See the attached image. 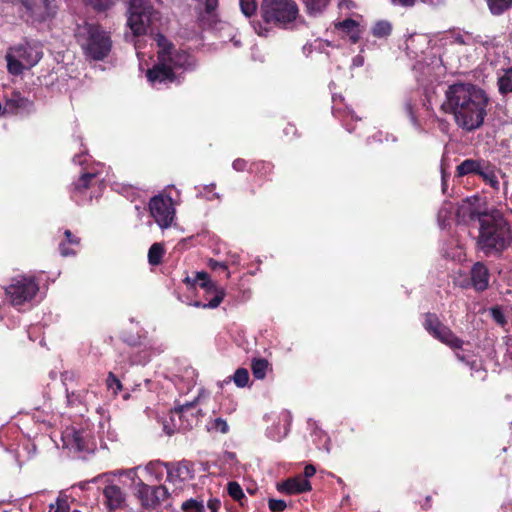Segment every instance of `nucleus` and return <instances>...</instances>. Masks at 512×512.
<instances>
[{
    "label": "nucleus",
    "mask_w": 512,
    "mask_h": 512,
    "mask_svg": "<svg viewBox=\"0 0 512 512\" xmlns=\"http://www.w3.org/2000/svg\"><path fill=\"white\" fill-rule=\"evenodd\" d=\"M262 22L254 25L256 33L266 36L269 29H292L302 23L298 4L295 0H262L260 5Z\"/></svg>",
    "instance_id": "2"
},
{
    "label": "nucleus",
    "mask_w": 512,
    "mask_h": 512,
    "mask_svg": "<svg viewBox=\"0 0 512 512\" xmlns=\"http://www.w3.org/2000/svg\"><path fill=\"white\" fill-rule=\"evenodd\" d=\"M478 247L485 253H500L511 243L510 227L503 214L496 209L479 217Z\"/></svg>",
    "instance_id": "3"
},
{
    "label": "nucleus",
    "mask_w": 512,
    "mask_h": 512,
    "mask_svg": "<svg viewBox=\"0 0 512 512\" xmlns=\"http://www.w3.org/2000/svg\"><path fill=\"white\" fill-rule=\"evenodd\" d=\"M74 442L76 444V447L78 450H83L84 449V445L82 443V439H81V435L79 432H75L74 433Z\"/></svg>",
    "instance_id": "51"
},
{
    "label": "nucleus",
    "mask_w": 512,
    "mask_h": 512,
    "mask_svg": "<svg viewBox=\"0 0 512 512\" xmlns=\"http://www.w3.org/2000/svg\"><path fill=\"white\" fill-rule=\"evenodd\" d=\"M456 357L460 361H465V357L463 355H461L460 353H456Z\"/></svg>",
    "instance_id": "58"
},
{
    "label": "nucleus",
    "mask_w": 512,
    "mask_h": 512,
    "mask_svg": "<svg viewBox=\"0 0 512 512\" xmlns=\"http://www.w3.org/2000/svg\"><path fill=\"white\" fill-rule=\"evenodd\" d=\"M484 162L483 160L466 159L457 166V175L460 177L469 174L478 175Z\"/></svg>",
    "instance_id": "19"
},
{
    "label": "nucleus",
    "mask_w": 512,
    "mask_h": 512,
    "mask_svg": "<svg viewBox=\"0 0 512 512\" xmlns=\"http://www.w3.org/2000/svg\"><path fill=\"white\" fill-rule=\"evenodd\" d=\"M315 472H316V469L311 464L306 465L304 468V476L306 478L312 477L315 474Z\"/></svg>",
    "instance_id": "50"
},
{
    "label": "nucleus",
    "mask_w": 512,
    "mask_h": 512,
    "mask_svg": "<svg viewBox=\"0 0 512 512\" xmlns=\"http://www.w3.org/2000/svg\"><path fill=\"white\" fill-rule=\"evenodd\" d=\"M348 35H349V38H350L352 43H357L359 41V39H360L359 28H357L353 32L348 33Z\"/></svg>",
    "instance_id": "52"
},
{
    "label": "nucleus",
    "mask_w": 512,
    "mask_h": 512,
    "mask_svg": "<svg viewBox=\"0 0 512 512\" xmlns=\"http://www.w3.org/2000/svg\"><path fill=\"white\" fill-rule=\"evenodd\" d=\"M102 493L104 497L103 504L108 512H115L126 507L127 495L118 485L109 483L103 488Z\"/></svg>",
    "instance_id": "11"
},
{
    "label": "nucleus",
    "mask_w": 512,
    "mask_h": 512,
    "mask_svg": "<svg viewBox=\"0 0 512 512\" xmlns=\"http://www.w3.org/2000/svg\"><path fill=\"white\" fill-rule=\"evenodd\" d=\"M195 512H206L204 505L201 504V506H198V509Z\"/></svg>",
    "instance_id": "57"
},
{
    "label": "nucleus",
    "mask_w": 512,
    "mask_h": 512,
    "mask_svg": "<svg viewBox=\"0 0 512 512\" xmlns=\"http://www.w3.org/2000/svg\"><path fill=\"white\" fill-rule=\"evenodd\" d=\"M240 1V8L242 13L246 17H251L255 11H256V3L254 0H239Z\"/></svg>",
    "instance_id": "32"
},
{
    "label": "nucleus",
    "mask_w": 512,
    "mask_h": 512,
    "mask_svg": "<svg viewBox=\"0 0 512 512\" xmlns=\"http://www.w3.org/2000/svg\"><path fill=\"white\" fill-rule=\"evenodd\" d=\"M166 462L160 460L151 461L145 466V471L149 474H154L157 478L162 476V468H165Z\"/></svg>",
    "instance_id": "30"
},
{
    "label": "nucleus",
    "mask_w": 512,
    "mask_h": 512,
    "mask_svg": "<svg viewBox=\"0 0 512 512\" xmlns=\"http://www.w3.org/2000/svg\"><path fill=\"white\" fill-rule=\"evenodd\" d=\"M154 488V501L155 505L159 504L160 502L166 500L168 497V490L165 486H153Z\"/></svg>",
    "instance_id": "37"
},
{
    "label": "nucleus",
    "mask_w": 512,
    "mask_h": 512,
    "mask_svg": "<svg viewBox=\"0 0 512 512\" xmlns=\"http://www.w3.org/2000/svg\"><path fill=\"white\" fill-rule=\"evenodd\" d=\"M480 198L478 196H473L470 198H466L462 200V202L458 205L456 211V217L459 222L466 223L472 220H478L479 217L484 213H488L489 211H480L479 209Z\"/></svg>",
    "instance_id": "12"
},
{
    "label": "nucleus",
    "mask_w": 512,
    "mask_h": 512,
    "mask_svg": "<svg viewBox=\"0 0 512 512\" xmlns=\"http://www.w3.org/2000/svg\"><path fill=\"white\" fill-rule=\"evenodd\" d=\"M371 32L374 37L387 38L392 32V25L389 21L381 20L373 25Z\"/></svg>",
    "instance_id": "23"
},
{
    "label": "nucleus",
    "mask_w": 512,
    "mask_h": 512,
    "mask_svg": "<svg viewBox=\"0 0 512 512\" xmlns=\"http://www.w3.org/2000/svg\"><path fill=\"white\" fill-rule=\"evenodd\" d=\"M492 15L500 16L512 8V0H486Z\"/></svg>",
    "instance_id": "22"
},
{
    "label": "nucleus",
    "mask_w": 512,
    "mask_h": 512,
    "mask_svg": "<svg viewBox=\"0 0 512 512\" xmlns=\"http://www.w3.org/2000/svg\"><path fill=\"white\" fill-rule=\"evenodd\" d=\"M41 58L42 52L38 48L30 44H20L10 48L6 55L8 71L19 75L24 69L36 65Z\"/></svg>",
    "instance_id": "7"
},
{
    "label": "nucleus",
    "mask_w": 512,
    "mask_h": 512,
    "mask_svg": "<svg viewBox=\"0 0 512 512\" xmlns=\"http://www.w3.org/2000/svg\"><path fill=\"white\" fill-rule=\"evenodd\" d=\"M137 495L138 498L141 501L142 506L144 507H154L155 501H154V488L153 486H149L145 484L142 480H139L137 482Z\"/></svg>",
    "instance_id": "17"
},
{
    "label": "nucleus",
    "mask_w": 512,
    "mask_h": 512,
    "mask_svg": "<svg viewBox=\"0 0 512 512\" xmlns=\"http://www.w3.org/2000/svg\"><path fill=\"white\" fill-rule=\"evenodd\" d=\"M489 97L471 83H454L447 87L440 109L450 114L458 128L472 132L479 129L487 115Z\"/></svg>",
    "instance_id": "1"
},
{
    "label": "nucleus",
    "mask_w": 512,
    "mask_h": 512,
    "mask_svg": "<svg viewBox=\"0 0 512 512\" xmlns=\"http://www.w3.org/2000/svg\"><path fill=\"white\" fill-rule=\"evenodd\" d=\"M424 327L436 339L452 349H460L463 345V341L450 328L443 325L435 314L426 315Z\"/></svg>",
    "instance_id": "10"
},
{
    "label": "nucleus",
    "mask_w": 512,
    "mask_h": 512,
    "mask_svg": "<svg viewBox=\"0 0 512 512\" xmlns=\"http://www.w3.org/2000/svg\"><path fill=\"white\" fill-rule=\"evenodd\" d=\"M55 512H69L67 501L63 499H57Z\"/></svg>",
    "instance_id": "44"
},
{
    "label": "nucleus",
    "mask_w": 512,
    "mask_h": 512,
    "mask_svg": "<svg viewBox=\"0 0 512 512\" xmlns=\"http://www.w3.org/2000/svg\"><path fill=\"white\" fill-rule=\"evenodd\" d=\"M97 10H105L112 6L116 0H83Z\"/></svg>",
    "instance_id": "34"
},
{
    "label": "nucleus",
    "mask_w": 512,
    "mask_h": 512,
    "mask_svg": "<svg viewBox=\"0 0 512 512\" xmlns=\"http://www.w3.org/2000/svg\"><path fill=\"white\" fill-rule=\"evenodd\" d=\"M232 166L236 171H243L246 167V161L243 159H236Z\"/></svg>",
    "instance_id": "48"
},
{
    "label": "nucleus",
    "mask_w": 512,
    "mask_h": 512,
    "mask_svg": "<svg viewBox=\"0 0 512 512\" xmlns=\"http://www.w3.org/2000/svg\"><path fill=\"white\" fill-rule=\"evenodd\" d=\"M286 503L283 500L278 499H270L269 500V508L273 512H281L286 508Z\"/></svg>",
    "instance_id": "42"
},
{
    "label": "nucleus",
    "mask_w": 512,
    "mask_h": 512,
    "mask_svg": "<svg viewBox=\"0 0 512 512\" xmlns=\"http://www.w3.org/2000/svg\"><path fill=\"white\" fill-rule=\"evenodd\" d=\"M497 84L500 94L512 93V67L501 71L498 75Z\"/></svg>",
    "instance_id": "20"
},
{
    "label": "nucleus",
    "mask_w": 512,
    "mask_h": 512,
    "mask_svg": "<svg viewBox=\"0 0 512 512\" xmlns=\"http://www.w3.org/2000/svg\"><path fill=\"white\" fill-rule=\"evenodd\" d=\"M277 489L278 491L285 492L287 494H296L310 491L311 484L307 479L297 476L277 484Z\"/></svg>",
    "instance_id": "14"
},
{
    "label": "nucleus",
    "mask_w": 512,
    "mask_h": 512,
    "mask_svg": "<svg viewBox=\"0 0 512 512\" xmlns=\"http://www.w3.org/2000/svg\"><path fill=\"white\" fill-rule=\"evenodd\" d=\"M140 468V466L130 469H125V477H127L133 484L137 486V482L141 480L138 477L137 470Z\"/></svg>",
    "instance_id": "43"
},
{
    "label": "nucleus",
    "mask_w": 512,
    "mask_h": 512,
    "mask_svg": "<svg viewBox=\"0 0 512 512\" xmlns=\"http://www.w3.org/2000/svg\"><path fill=\"white\" fill-rule=\"evenodd\" d=\"M490 314L493 318V320L501 325V326H505L507 321H506V318H505V315L502 311V309L499 307V306H495V307H492L490 309Z\"/></svg>",
    "instance_id": "36"
},
{
    "label": "nucleus",
    "mask_w": 512,
    "mask_h": 512,
    "mask_svg": "<svg viewBox=\"0 0 512 512\" xmlns=\"http://www.w3.org/2000/svg\"><path fill=\"white\" fill-rule=\"evenodd\" d=\"M472 285L477 291H484L489 285V272L487 267L477 262L471 269Z\"/></svg>",
    "instance_id": "15"
},
{
    "label": "nucleus",
    "mask_w": 512,
    "mask_h": 512,
    "mask_svg": "<svg viewBox=\"0 0 512 512\" xmlns=\"http://www.w3.org/2000/svg\"><path fill=\"white\" fill-rule=\"evenodd\" d=\"M64 235L68 243L79 244V239L74 237L70 230H65Z\"/></svg>",
    "instance_id": "49"
},
{
    "label": "nucleus",
    "mask_w": 512,
    "mask_h": 512,
    "mask_svg": "<svg viewBox=\"0 0 512 512\" xmlns=\"http://www.w3.org/2000/svg\"><path fill=\"white\" fill-rule=\"evenodd\" d=\"M106 384L108 389L112 390L114 395H117V393L122 390L121 381L112 372L108 374Z\"/></svg>",
    "instance_id": "31"
},
{
    "label": "nucleus",
    "mask_w": 512,
    "mask_h": 512,
    "mask_svg": "<svg viewBox=\"0 0 512 512\" xmlns=\"http://www.w3.org/2000/svg\"><path fill=\"white\" fill-rule=\"evenodd\" d=\"M199 2L205 6L207 12L213 11L218 4V0H199Z\"/></svg>",
    "instance_id": "46"
},
{
    "label": "nucleus",
    "mask_w": 512,
    "mask_h": 512,
    "mask_svg": "<svg viewBox=\"0 0 512 512\" xmlns=\"http://www.w3.org/2000/svg\"><path fill=\"white\" fill-rule=\"evenodd\" d=\"M30 104V101L22 97L19 93H13L12 96L7 99L3 107V114H16L22 110L28 109Z\"/></svg>",
    "instance_id": "16"
},
{
    "label": "nucleus",
    "mask_w": 512,
    "mask_h": 512,
    "mask_svg": "<svg viewBox=\"0 0 512 512\" xmlns=\"http://www.w3.org/2000/svg\"><path fill=\"white\" fill-rule=\"evenodd\" d=\"M224 296H225L224 290H219V291H217V294H215V296L208 303L202 304L201 302H195L194 306L214 309L220 305V303L224 299Z\"/></svg>",
    "instance_id": "28"
},
{
    "label": "nucleus",
    "mask_w": 512,
    "mask_h": 512,
    "mask_svg": "<svg viewBox=\"0 0 512 512\" xmlns=\"http://www.w3.org/2000/svg\"><path fill=\"white\" fill-rule=\"evenodd\" d=\"M158 19V13L147 0H130L127 24L134 36L153 33V22Z\"/></svg>",
    "instance_id": "6"
},
{
    "label": "nucleus",
    "mask_w": 512,
    "mask_h": 512,
    "mask_svg": "<svg viewBox=\"0 0 512 512\" xmlns=\"http://www.w3.org/2000/svg\"><path fill=\"white\" fill-rule=\"evenodd\" d=\"M59 250H60L61 255L64 257L75 255V251L72 249H68V247H66L65 243H60Z\"/></svg>",
    "instance_id": "47"
},
{
    "label": "nucleus",
    "mask_w": 512,
    "mask_h": 512,
    "mask_svg": "<svg viewBox=\"0 0 512 512\" xmlns=\"http://www.w3.org/2000/svg\"><path fill=\"white\" fill-rule=\"evenodd\" d=\"M405 108L410 116V119L411 121L416 125L417 124V121H416V118L414 116V113H413V108H412V104L411 103H406L405 105Z\"/></svg>",
    "instance_id": "55"
},
{
    "label": "nucleus",
    "mask_w": 512,
    "mask_h": 512,
    "mask_svg": "<svg viewBox=\"0 0 512 512\" xmlns=\"http://www.w3.org/2000/svg\"><path fill=\"white\" fill-rule=\"evenodd\" d=\"M268 362L265 359H256L252 362V373L256 379H263L266 376Z\"/></svg>",
    "instance_id": "27"
},
{
    "label": "nucleus",
    "mask_w": 512,
    "mask_h": 512,
    "mask_svg": "<svg viewBox=\"0 0 512 512\" xmlns=\"http://www.w3.org/2000/svg\"><path fill=\"white\" fill-rule=\"evenodd\" d=\"M309 14H320L327 7L330 0H303Z\"/></svg>",
    "instance_id": "26"
},
{
    "label": "nucleus",
    "mask_w": 512,
    "mask_h": 512,
    "mask_svg": "<svg viewBox=\"0 0 512 512\" xmlns=\"http://www.w3.org/2000/svg\"><path fill=\"white\" fill-rule=\"evenodd\" d=\"M203 502L197 501L195 499H189L182 503V510L185 512H195L198 509V506H201Z\"/></svg>",
    "instance_id": "39"
},
{
    "label": "nucleus",
    "mask_w": 512,
    "mask_h": 512,
    "mask_svg": "<svg viewBox=\"0 0 512 512\" xmlns=\"http://www.w3.org/2000/svg\"><path fill=\"white\" fill-rule=\"evenodd\" d=\"M417 0H392L393 4H400L402 6L410 7L416 3Z\"/></svg>",
    "instance_id": "54"
},
{
    "label": "nucleus",
    "mask_w": 512,
    "mask_h": 512,
    "mask_svg": "<svg viewBox=\"0 0 512 512\" xmlns=\"http://www.w3.org/2000/svg\"><path fill=\"white\" fill-rule=\"evenodd\" d=\"M478 176H480L486 183H488L494 189L499 188V181L493 167L488 162H484Z\"/></svg>",
    "instance_id": "21"
},
{
    "label": "nucleus",
    "mask_w": 512,
    "mask_h": 512,
    "mask_svg": "<svg viewBox=\"0 0 512 512\" xmlns=\"http://www.w3.org/2000/svg\"><path fill=\"white\" fill-rule=\"evenodd\" d=\"M38 290L39 287L32 278L21 277L14 279L13 282L6 287L5 292L13 306H21L25 302L32 300Z\"/></svg>",
    "instance_id": "8"
},
{
    "label": "nucleus",
    "mask_w": 512,
    "mask_h": 512,
    "mask_svg": "<svg viewBox=\"0 0 512 512\" xmlns=\"http://www.w3.org/2000/svg\"><path fill=\"white\" fill-rule=\"evenodd\" d=\"M164 255V247L161 243H154L148 251V261L151 265H159Z\"/></svg>",
    "instance_id": "25"
},
{
    "label": "nucleus",
    "mask_w": 512,
    "mask_h": 512,
    "mask_svg": "<svg viewBox=\"0 0 512 512\" xmlns=\"http://www.w3.org/2000/svg\"><path fill=\"white\" fill-rule=\"evenodd\" d=\"M228 493L234 500H240L244 497L243 490L237 482L228 484Z\"/></svg>",
    "instance_id": "35"
},
{
    "label": "nucleus",
    "mask_w": 512,
    "mask_h": 512,
    "mask_svg": "<svg viewBox=\"0 0 512 512\" xmlns=\"http://www.w3.org/2000/svg\"><path fill=\"white\" fill-rule=\"evenodd\" d=\"M125 470H116L114 472H111L112 475L114 476H125Z\"/></svg>",
    "instance_id": "56"
},
{
    "label": "nucleus",
    "mask_w": 512,
    "mask_h": 512,
    "mask_svg": "<svg viewBox=\"0 0 512 512\" xmlns=\"http://www.w3.org/2000/svg\"><path fill=\"white\" fill-rule=\"evenodd\" d=\"M233 381L238 387H245L249 381V373L247 369H237L233 375Z\"/></svg>",
    "instance_id": "29"
},
{
    "label": "nucleus",
    "mask_w": 512,
    "mask_h": 512,
    "mask_svg": "<svg viewBox=\"0 0 512 512\" xmlns=\"http://www.w3.org/2000/svg\"><path fill=\"white\" fill-rule=\"evenodd\" d=\"M336 28L341 29L348 34L356 30L358 28V24L353 19H345L344 21L336 24Z\"/></svg>",
    "instance_id": "38"
},
{
    "label": "nucleus",
    "mask_w": 512,
    "mask_h": 512,
    "mask_svg": "<svg viewBox=\"0 0 512 512\" xmlns=\"http://www.w3.org/2000/svg\"><path fill=\"white\" fill-rule=\"evenodd\" d=\"M196 401L187 402L185 404L179 405L175 407L174 412L179 415V417L185 416L194 406Z\"/></svg>",
    "instance_id": "40"
},
{
    "label": "nucleus",
    "mask_w": 512,
    "mask_h": 512,
    "mask_svg": "<svg viewBox=\"0 0 512 512\" xmlns=\"http://www.w3.org/2000/svg\"><path fill=\"white\" fill-rule=\"evenodd\" d=\"M151 216L161 229H167L171 226L175 217V208L173 200L169 196L157 195L149 202Z\"/></svg>",
    "instance_id": "9"
},
{
    "label": "nucleus",
    "mask_w": 512,
    "mask_h": 512,
    "mask_svg": "<svg viewBox=\"0 0 512 512\" xmlns=\"http://www.w3.org/2000/svg\"><path fill=\"white\" fill-rule=\"evenodd\" d=\"M156 41L159 46L158 63L147 72L148 80L156 85L173 82L175 80L174 68L189 69L194 67V59L184 51L174 50L163 35L157 34Z\"/></svg>",
    "instance_id": "4"
},
{
    "label": "nucleus",
    "mask_w": 512,
    "mask_h": 512,
    "mask_svg": "<svg viewBox=\"0 0 512 512\" xmlns=\"http://www.w3.org/2000/svg\"><path fill=\"white\" fill-rule=\"evenodd\" d=\"M32 14L39 18L49 15V0H21Z\"/></svg>",
    "instance_id": "18"
},
{
    "label": "nucleus",
    "mask_w": 512,
    "mask_h": 512,
    "mask_svg": "<svg viewBox=\"0 0 512 512\" xmlns=\"http://www.w3.org/2000/svg\"><path fill=\"white\" fill-rule=\"evenodd\" d=\"M165 469L167 472V479L170 482H184L193 478V470L188 462L182 461L175 464L166 463Z\"/></svg>",
    "instance_id": "13"
},
{
    "label": "nucleus",
    "mask_w": 512,
    "mask_h": 512,
    "mask_svg": "<svg viewBox=\"0 0 512 512\" xmlns=\"http://www.w3.org/2000/svg\"><path fill=\"white\" fill-rule=\"evenodd\" d=\"M212 428L223 433V434H226L229 430V426H228L226 420H224L222 418H216L213 421Z\"/></svg>",
    "instance_id": "41"
},
{
    "label": "nucleus",
    "mask_w": 512,
    "mask_h": 512,
    "mask_svg": "<svg viewBox=\"0 0 512 512\" xmlns=\"http://www.w3.org/2000/svg\"><path fill=\"white\" fill-rule=\"evenodd\" d=\"M209 267L212 270L222 269L224 271H227V265L224 262H219L213 259L209 260Z\"/></svg>",
    "instance_id": "45"
},
{
    "label": "nucleus",
    "mask_w": 512,
    "mask_h": 512,
    "mask_svg": "<svg viewBox=\"0 0 512 512\" xmlns=\"http://www.w3.org/2000/svg\"><path fill=\"white\" fill-rule=\"evenodd\" d=\"M76 39L85 55L93 60H103L111 51V38L98 25L85 23L79 26Z\"/></svg>",
    "instance_id": "5"
},
{
    "label": "nucleus",
    "mask_w": 512,
    "mask_h": 512,
    "mask_svg": "<svg viewBox=\"0 0 512 512\" xmlns=\"http://www.w3.org/2000/svg\"><path fill=\"white\" fill-rule=\"evenodd\" d=\"M195 283H198L199 286L203 289H205L208 293L215 292L217 294V291L220 289L209 279V276L206 272H197L195 280Z\"/></svg>",
    "instance_id": "24"
},
{
    "label": "nucleus",
    "mask_w": 512,
    "mask_h": 512,
    "mask_svg": "<svg viewBox=\"0 0 512 512\" xmlns=\"http://www.w3.org/2000/svg\"><path fill=\"white\" fill-rule=\"evenodd\" d=\"M95 177L93 173H84L78 181L75 183V189L78 191H83L87 189L90 185L91 180Z\"/></svg>",
    "instance_id": "33"
},
{
    "label": "nucleus",
    "mask_w": 512,
    "mask_h": 512,
    "mask_svg": "<svg viewBox=\"0 0 512 512\" xmlns=\"http://www.w3.org/2000/svg\"><path fill=\"white\" fill-rule=\"evenodd\" d=\"M220 502L216 499L210 500L208 502V508L211 512H218Z\"/></svg>",
    "instance_id": "53"
},
{
    "label": "nucleus",
    "mask_w": 512,
    "mask_h": 512,
    "mask_svg": "<svg viewBox=\"0 0 512 512\" xmlns=\"http://www.w3.org/2000/svg\"><path fill=\"white\" fill-rule=\"evenodd\" d=\"M340 1H341V3H342L344 0H340Z\"/></svg>",
    "instance_id": "59"
}]
</instances>
